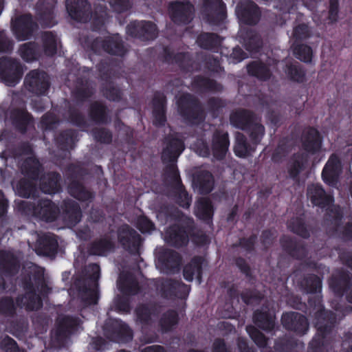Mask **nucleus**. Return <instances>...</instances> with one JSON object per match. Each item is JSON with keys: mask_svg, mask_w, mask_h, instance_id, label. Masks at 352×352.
Segmentation results:
<instances>
[{"mask_svg": "<svg viewBox=\"0 0 352 352\" xmlns=\"http://www.w3.org/2000/svg\"><path fill=\"white\" fill-rule=\"evenodd\" d=\"M321 302V299L317 296L308 300L310 307L319 308L314 316L317 332L309 344L308 352H324L328 345V338L336 324V314L333 311L325 309Z\"/></svg>", "mask_w": 352, "mask_h": 352, "instance_id": "obj_1", "label": "nucleus"}, {"mask_svg": "<svg viewBox=\"0 0 352 352\" xmlns=\"http://www.w3.org/2000/svg\"><path fill=\"white\" fill-rule=\"evenodd\" d=\"M175 208L165 206L161 209L166 219L178 220L177 223L170 225L165 231V241L170 246L177 249L186 247L190 241V236L195 229L194 219L184 217L179 219L182 213Z\"/></svg>", "mask_w": 352, "mask_h": 352, "instance_id": "obj_2", "label": "nucleus"}, {"mask_svg": "<svg viewBox=\"0 0 352 352\" xmlns=\"http://www.w3.org/2000/svg\"><path fill=\"white\" fill-rule=\"evenodd\" d=\"M85 272L84 276H79L74 280V286L85 305H94L98 304L100 297V266L97 263H91L86 267Z\"/></svg>", "mask_w": 352, "mask_h": 352, "instance_id": "obj_3", "label": "nucleus"}, {"mask_svg": "<svg viewBox=\"0 0 352 352\" xmlns=\"http://www.w3.org/2000/svg\"><path fill=\"white\" fill-rule=\"evenodd\" d=\"M163 182L169 187L166 195L180 207L188 209L191 205L192 197L182 183L177 164H167L163 173Z\"/></svg>", "mask_w": 352, "mask_h": 352, "instance_id": "obj_4", "label": "nucleus"}, {"mask_svg": "<svg viewBox=\"0 0 352 352\" xmlns=\"http://www.w3.org/2000/svg\"><path fill=\"white\" fill-rule=\"evenodd\" d=\"M177 112L184 122L190 126H197L206 118V113L200 100L190 93L181 95L176 101Z\"/></svg>", "mask_w": 352, "mask_h": 352, "instance_id": "obj_5", "label": "nucleus"}, {"mask_svg": "<svg viewBox=\"0 0 352 352\" xmlns=\"http://www.w3.org/2000/svg\"><path fill=\"white\" fill-rule=\"evenodd\" d=\"M21 285L25 293L16 296V303L19 307L25 308L28 311L41 309L43 306V299L36 292L30 274L22 277Z\"/></svg>", "mask_w": 352, "mask_h": 352, "instance_id": "obj_6", "label": "nucleus"}, {"mask_svg": "<svg viewBox=\"0 0 352 352\" xmlns=\"http://www.w3.org/2000/svg\"><path fill=\"white\" fill-rule=\"evenodd\" d=\"M67 167L72 177L68 185L69 193L80 201H91L94 199V193L87 189L84 184L78 179V177L87 174L86 169L76 164H70Z\"/></svg>", "mask_w": 352, "mask_h": 352, "instance_id": "obj_7", "label": "nucleus"}, {"mask_svg": "<svg viewBox=\"0 0 352 352\" xmlns=\"http://www.w3.org/2000/svg\"><path fill=\"white\" fill-rule=\"evenodd\" d=\"M170 21L177 26L190 24L195 15V7L189 0H175L168 6Z\"/></svg>", "mask_w": 352, "mask_h": 352, "instance_id": "obj_8", "label": "nucleus"}, {"mask_svg": "<svg viewBox=\"0 0 352 352\" xmlns=\"http://www.w3.org/2000/svg\"><path fill=\"white\" fill-rule=\"evenodd\" d=\"M23 76V66L17 58L8 56L0 57V79L7 85L13 87Z\"/></svg>", "mask_w": 352, "mask_h": 352, "instance_id": "obj_9", "label": "nucleus"}, {"mask_svg": "<svg viewBox=\"0 0 352 352\" xmlns=\"http://www.w3.org/2000/svg\"><path fill=\"white\" fill-rule=\"evenodd\" d=\"M104 333L111 341L126 343L132 340L133 333L130 327L120 319L109 318L104 324Z\"/></svg>", "mask_w": 352, "mask_h": 352, "instance_id": "obj_10", "label": "nucleus"}, {"mask_svg": "<svg viewBox=\"0 0 352 352\" xmlns=\"http://www.w3.org/2000/svg\"><path fill=\"white\" fill-rule=\"evenodd\" d=\"M201 14L212 26H221L227 17L226 5L223 0H203Z\"/></svg>", "mask_w": 352, "mask_h": 352, "instance_id": "obj_11", "label": "nucleus"}, {"mask_svg": "<svg viewBox=\"0 0 352 352\" xmlns=\"http://www.w3.org/2000/svg\"><path fill=\"white\" fill-rule=\"evenodd\" d=\"M25 89L35 96H46L51 86L48 74L39 69L30 71L25 77Z\"/></svg>", "mask_w": 352, "mask_h": 352, "instance_id": "obj_12", "label": "nucleus"}, {"mask_svg": "<svg viewBox=\"0 0 352 352\" xmlns=\"http://www.w3.org/2000/svg\"><path fill=\"white\" fill-rule=\"evenodd\" d=\"M38 28V25L30 13L21 14L12 21L13 33L20 41L30 39Z\"/></svg>", "mask_w": 352, "mask_h": 352, "instance_id": "obj_13", "label": "nucleus"}, {"mask_svg": "<svg viewBox=\"0 0 352 352\" xmlns=\"http://www.w3.org/2000/svg\"><path fill=\"white\" fill-rule=\"evenodd\" d=\"M117 236L119 243L126 251L131 254H139L142 239L135 230L124 223L118 228Z\"/></svg>", "mask_w": 352, "mask_h": 352, "instance_id": "obj_14", "label": "nucleus"}, {"mask_svg": "<svg viewBox=\"0 0 352 352\" xmlns=\"http://www.w3.org/2000/svg\"><path fill=\"white\" fill-rule=\"evenodd\" d=\"M158 289L161 296L168 300L186 299L190 290V286L182 280L173 278L163 279L158 285Z\"/></svg>", "mask_w": 352, "mask_h": 352, "instance_id": "obj_15", "label": "nucleus"}, {"mask_svg": "<svg viewBox=\"0 0 352 352\" xmlns=\"http://www.w3.org/2000/svg\"><path fill=\"white\" fill-rule=\"evenodd\" d=\"M128 35L142 41L154 40L158 35L157 25L151 21H133L126 28Z\"/></svg>", "mask_w": 352, "mask_h": 352, "instance_id": "obj_16", "label": "nucleus"}, {"mask_svg": "<svg viewBox=\"0 0 352 352\" xmlns=\"http://www.w3.org/2000/svg\"><path fill=\"white\" fill-rule=\"evenodd\" d=\"M236 14L241 23L255 25L261 19V11L252 0H241L236 6Z\"/></svg>", "mask_w": 352, "mask_h": 352, "instance_id": "obj_17", "label": "nucleus"}, {"mask_svg": "<svg viewBox=\"0 0 352 352\" xmlns=\"http://www.w3.org/2000/svg\"><path fill=\"white\" fill-rule=\"evenodd\" d=\"M280 244L283 251L295 260L303 261L308 256L306 243L296 237L283 235L280 239Z\"/></svg>", "mask_w": 352, "mask_h": 352, "instance_id": "obj_18", "label": "nucleus"}, {"mask_svg": "<svg viewBox=\"0 0 352 352\" xmlns=\"http://www.w3.org/2000/svg\"><path fill=\"white\" fill-rule=\"evenodd\" d=\"M283 327L298 336H303L309 330V324L306 316L294 311L283 313L281 317Z\"/></svg>", "mask_w": 352, "mask_h": 352, "instance_id": "obj_19", "label": "nucleus"}, {"mask_svg": "<svg viewBox=\"0 0 352 352\" xmlns=\"http://www.w3.org/2000/svg\"><path fill=\"white\" fill-rule=\"evenodd\" d=\"M65 7L73 20L87 23L91 18V6L88 0H66Z\"/></svg>", "mask_w": 352, "mask_h": 352, "instance_id": "obj_20", "label": "nucleus"}, {"mask_svg": "<svg viewBox=\"0 0 352 352\" xmlns=\"http://www.w3.org/2000/svg\"><path fill=\"white\" fill-rule=\"evenodd\" d=\"M165 144L166 146L162 153L163 163L176 164L178 157L185 148L184 140L174 135H170L165 138Z\"/></svg>", "mask_w": 352, "mask_h": 352, "instance_id": "obj_21", "label": "nucleus"}, {"mask_svg": "<svg viewBox=\"0 0 352 352\" xmlns=\"http://www.w3.org/2000/svg\"><path fill=\"white\" fill-rule=\"evenodd\" d=\"M323 137L314 126H309L302 131L301 135L302 148L311 155H315L321 151Z\"/></svg>", "mask_w": 352, "mask_h": 352, "instance_id": "obj_22", "label": "nucleus"}, {"mask_svg": "<svg viewBox=\"0 0 352 352\" xmlns=\"http://www.w3.org/2000/svg\"><path fill=\"white\" fill-rule=\"evenodd\" d=\"M56 4V0H38L37 2V19L43 28H51L57 23L54 13Z\"/></svg>", "mask_w": 352, "mask_h": 352, "instance_id": "obj_23", "label": "nucleus"}, {"mask_svg": "<svg viewBox=\"0 0 352 352\" xmlns=\"http://www.w3.org/2000/svg\"><path fill=\"white\" fill-rule=\"evenodd\" d=\"M307 195L314 206L321 209L331 206L335 201L333 195L327 193L320 184L308 185Z\"/></svg>", "mask_w": 352, "mask_h": 352, "instance_id": "obj_24", "label": "nucleus"}, {"mask_svg": "<svg viewBox=\"0 0 352 352\" xmlns=\"http://www.w3.org/2000/svg\"><path fill=\"white\" fill-rule=\"evenodd\" d=\"M157 262L165 273L175 274L180 269L182 256L175 250L163 249L158 253Z\"/></svg>", "mask_w": 352, "mask_h": 352, "instance_id": "obj_25", "label": "nucleus"}, {"mask_svg": "<svg viewBox=\"0 0 352 352\" xmlns=\"http://www.w3.org/2000/svg\"><path fill=\"white\" fill-rule=\"evenodd\" d=\"M81 323L78 317L65 316L59 322L54 333V339L57 342H63L70 335L77 331Z\"/></svg>", "mask_w": 352, "mask_h": 352, "instance_id": "obj_26", "label": "nucleus"}, {"mask_svg": "<svg viewBox=\"0 0 352 352\" xmlns=\"http://www.w3.org/2000/svg\"><path fill=\"white\" fill-rule=\"evenodd\" d=\"M153 103V124L156 127L164 126L166 119V96L163 92L155 91L152 100Z\"/></svg>", "mask_w": 352, "mask_h": 352, "instance_id": "obj_27", "label": "nucleus"}, {"mask_svg": "<svg viewBox=\"0 0 352 352\" xmlns=\"http://www.w3.org/2000/svg\"><path fill=\"white\" fill-rule=\"evenodd\" d=\"M342 162L338 155L333 153L329 157L322 171V178L329 186L337 184L341 171Z\"/></svg>", "mask_w": 352, "mask_h": 352, "instance_id": "obj_28", "label": "nucleus"}, {"mask_svg": "<svg viewBox=\"0 0 352 352\" xmlns=\"http://www.w3.org/2000/svg\"><path fill=\"white\" fill-rule=\"evenodd\" d=\"M20 261L12 252L0 250V274L5 277L16 276L20 270Z\"/></svg>", "mask_w": 352, "mask_h": 352, "instance_id": "obj_29", "label": "nucleus"}, {"mask_svg": "<svg viewBox=\"0 0 352 352\" xmlns=\"http://www.w3.org/2000/svg\"><path fill=\"white\" fill-rule=\"evenodd\" d=\"M60 213L58 206L49 199H38L36 203V218L51 223L56 220Z\"/></svg>", "mask_w": 352, "mask_h": 352, "instance_id": "obj_30", "label": "nucleus"}, {"mask_svg": "<svg viewBox=\"0 0 352 352\" xmlns=\"http://www.w3.org/2000/svg\"><path fill=\"white\" fill-rule=\"evenodd\" d=\"M230 146L229 135L220 129H217L212 134L211 149L213 157L217 160L225 158Z\"/></svg>", "mask_w": 352, "mask_h": 352, "instance_id": "obj_31", "label": "nucleus"}, {"mask_svg": "<svg viewBox=\"0 0 352 352\" xmlns=\"http://www.w3.org/2000/svg\"><path fill=\"white\" fill-rule=\"evenodd\" d=\"M10 118L16 131L23 135L28 132L30 126L34 125V117L25 109H13L10 114Z\"/></svg>", "mask_w": 352, "mask_h": 352, "instance_id": "obj_32", "label": "nucleus"}, {"mask_svg": "<svg viewBox=\"0 0 352 352\" xmlns=\"http://www.w3.org/2000/svg\"><path fill=\"white\" fill-rule=\"evenodd\" d=\"M256 120V114L245 109H238L230 116V124L234 127L244 131L248 130Z\"/></svg>", "mask_w": 352, "mask_h": 352, "instance_id": "obj_33", "label": "nucleus"}, {"mask_svg": "<svg viewBox=\"0 0 352 352\" xmlns=\"http://www.w3.org/2000/svg\"><path fill=\"white\" fill-rule=\"evenodd\" d=\"M87 113L90 120L97 124H107L111 120L108 107L101 101L92 102Z\"/></svg>", "mask_w": 352, "mask_h": 352, "instance_id": "obj_34", "label": "nucleus"}, {"mask_svg": "<svg viewBox=\"0 0 352 352\" xmlns=\"http://www.w3.org/2000/svg\"><path fill=\"white\" fill-rule=\"evenodd\" d=\"M193 185L199 194L208 195L214 187V177L209 170H200L194 175Z\"/></svg>", "mask_w": 352, "mask_h": 352, "instance_id": "obj_35", "label": "nucleus"}, {"mask_svg": "<svg viewBox=\"0 0 352 352\" xmlns=\"http://www.w3.org/2000/svg\"><path fill=\"white\" fill-rule=\"evenodd\" d=\"M58 247V243L55 235L45 234L37 240L36 252L38 255L55 256Z\"/></svg>", "mask_w": 352, "mask_h": 352, "instance_id": "obj_36", "label": "nucleus"}, {"mask_svg": "<svg viewBox=\"0 0 352 352\" xmlns=\"http://www.w3.org/2000/svg\"><path fill=\"white\" fill-rule=\"evenodd\" d=\"M99 45L105 52L111 55L122 57L126 52L123 41L120 39L112 37L101 41L96 39L91 44V49L95 51V48Z\"/></svg>", "mask_w": 352, "mask_h": 352, "instance_id": "obj_37", "label": "nucleus"}, {"mask_svg": "<svg viewBox=\"0 0 352 352\" xmlns=\"http://www.w3.org/2000/svg\"><path fill=\"white\" fill-rule=\"evenodd\" d=\"M21 171L25 177L36 181L43 171V165L35 155L28 156L23 160Z\"/></svg>", "mask_w": 352, "mask_h": 352, "instance_id": "obj_38", "label": "nucleus"}, {"mask_svg": "<svg viewBox=\"0 0 352 352\" xmlns=\"http://www.w3.org/2000/svg\"><path fill=\"white\" fill-rule=\"evenodd\" d=\"M78 132L72 129L63 130L54 138L55 144L62 151H70L76 146Z\"/></svg>", "mask_w": 352, "mask_h": 352, "instance_id": "obj_39", "label": "nucleus"}, {"mask_svg": "<svg viewBox=\"0 0 352 352\" xmlns=\"http://www.w3.org/2000/svg\"><path fill=\"white\" fill-rule=\"evenodd\" d=\"M61 208L63 218L67 223L74 226L80 221L82 212L79 204L76 201L72 199L64 200Z\"/></svg>", "mask_w": 352, "mask_h": 352, "instance_id": "obj_40", "label": "nucleus"}, {"mask_svg": "<svg viewBox=\"0 0 352 352\" xmlns=\"http://www.w3.org/2000/svg\"><path fill=\"white\" fill-rule=\"evenodd\" d=\"M204 258L201 256L192 257L190 261L183 269V276L188 282L192 281L196 274L197 280L200 284L202 281L203 264Z\"/></svg>", "mask_w": 352, "mask_h": 352, "instance_id": "obj_41", "label": "nucleus"}, {"mask_svg": "<svg viewBox=\"0 0 352 352\" xmlns=\"http://www.w3.org/2000/svg\"><path fill=\"white\" fill-rule=\"evenodd\" d=\"M116 243L109 235H104L92 241L89 245L90 254L95 256H106L115 250Z\"/></svg>", "mask_w": 352, "mask_h": 352, "instance_id": "obj_42", "label": "nucleus"}, {"mask_svg": "<svg viewBox=\"0 0 352 352\" xmlns=\"http://www.w3.org/2000/svg\"><path fill=\"white\" fill-rule=\"evenodd\" d=\"M192 86L195 89L202 93H218L221 92L223 89V85L216 80L205 77L202 75H197L193 78Z\"/></svg>", "mask_w": 352, "mask_h": 352, "instance_id": "obj_43", "label": "nucleus"}, {"mask_svg": "<svg viewBox=\"0 0 352 352\" xmlns=\"http://www.w3.org/2000/svg\"><path fill=\"white\" fill-rule=\"evenodd\" d=\"M223 38L214 32H201L197 38V43L203 50L217 52L220 49Z\"/></svg>", "mask_w": 352, "mask_h": 352, "instance_id": "obj_44", "label": "nucleus"}, {"mask_svg": "<svg viewBox=\"0 0 352 352\" xmlns=\"http://www.w3.org/2000/svg\"><path fill=\"white\" fill-rule=\"evenodd\" d=\"M18 54L26 63L38 60L42 56V50L36 41H29L19 45Z\"/></svg>", "mask_w": 352, "mask_h": 352, "instance_id": "obj_45", "label": "nucleus"}, {"mask_svg": "<svg viewBox=\"0 0 352 352\" xmlns=\"http://www.w3.org/2000/svg\"><path fill=\"white\" fill-rule=\"evenodd\" d=\"M120 61L116 58L102 59L96 65L101 80L109 82L112 78L116 77V73L120 67Z\"/></svg>", "mask_w": 352, "mask_h": 352, "instance_id": "obj_46", "label": "nucleus"}, {"mask_svg": "<svg viewBox=\"0 0 352 352\" xmlns=\"http://www.w3.org/2000/svg\"><path fill=\"white\" fill-rule=\"evenodd\" d=\"M42 43V54L48 57H53L57 53L58 38L57 34L54 31H43L41 34Z\"/></svg>", "mask_w": 352, "mask_h": 352, "instance_id": "obj_47", "label": "nucleus"}, {"mask_svg": "<svg viewBox=\"0 0 352 352\" xmlns=\"http://www.w3.org/2000/svg\"><path fill=\"white\" fill-rule=\"evenodd\" d=\"M324 214V222L329 226L332 227L334 232L338 230L342 223L344 213L342 209L339 205H335L334 203L331 206H327Z\"/></svg>", "mask_w": 352, "mask_h": 352, "instance_id": "obj_48", "label": "nucleus"}, {"mask_svg": "<svg viewBox=\"0 0 352 352\" xmlns=\"http://www.w3.org/2000/svg\"><path fill=\"white\" fill-rule=\"evenodd\" d=\"M252 318L255 325L265 331H271L274 329L275 315L267 310H255Z\"/></svg>", "mask_w": 352, "mask_h": 352, "instance_id": "obj_49", "label": "nucleus"}, {"mask_svg": "<svg viewBox=\"0 0 352 352\" xmlns=\"http://www.w3.org/2000/svg\"><path fill=\"white\" fill-rule=\"evenodd\" d=\"M245 50L252 53H258L263 47V40L260 34L254 30H247L241 33Z\"/></svg>", "mask_w": 352, "mask_h": 352, "instance_id": "obj_50", "label": "nucleus"}, {"mask_svg": "<svg viewBox=\"0 0 352 352\" xmlns=\"http://www.w3.org/2000/svg\"><path fill=\"white\" fill-rule=\"evenodd\" d=\"M135 315L137 320L142 326H148L152 322L151 316H157L160 313V307L156 305L142 304L135 309Z\"/></svg>", "mask_w": 352, "mask_h": 352, "instance_id": "obj_51", "label": "nucleus"}, {"mask_svg": "<svg viewBox=\"0 0 352 352\" xmlns=\"http://www.w3.org/2000/svg\"><path fill=\"white\" fill-rule=\"evenodd\" d=\"M248 74L261 81H267L272 76L269 65L261 60H252L246 66Z\"/></svg>", "mask_w": 352, "mask_h": 352, "instance_id": "obj_52", "label": "nucleus"}, {"mask_svg": "<svg viewBox=\"0 0 352 352\" xmlns=\"http://www.w3.org/2000/svg\"><path fill=\"white\" fill-rule=\"evenodd\" d=\"M351 281V276L349 273L341 272L330 279L329 286L336 295L342 296L348 291Z\"/></svg>", "mask_w": 352, "mask_h": 352, "instance_id": "obj_53", "label": "nucleus"}, {"mask_svg": "<svg viewBox=\"0 0 352 352\" xmlns=\"http://www.w3.org/2000/svg\"><path fill=\"white\" fill-rule=\"evenodd\" d=\"M196 217L209 223L212 221L214 215V206L208 198H201L198 200L195 209Z\"/></svg>", "mask_w": 352, "mask_h": 352, "instance_id": "obj_54", "label": "nucleus"}, {"mask_svg": "<svg viewBox=\"0 0 352 352\" xmlns=\"http://www.w3.org/2000/svg\"><path fill=\"white\" fill-rule=\"evenodd\" d=\"M306 160L301 153H294L287 164V173L290 179L294 182L299 180V175L304 170Z\"/></svg>", "mask_w": 352, "mask_h": 352, "instance_id": "obj_55", "label": "nucleus"}, {"mask_svg": "<svg viewBox=\"0 0 352 352\" xmlns=\"http://www.w3.org/2000/svg\"><path fill=\"white\" fill-rule=\"evenodd\" d=\"M61 176L57 172H50L41 183V190L46 194H55L61 190Z\"/></svg>", "mask_w": 352, "mask_h": 352, "instance_id": "obj_56", "label": "nucleus"}, {"mask_svg": "<svg viewBox=\"0 0 352 352\" xmlns=\"http://www.w3.org/2000/svg\"><path fill=\"white\" fill-rule=\"evenodd\" d=\"M256 147L252 143L248 142L245 135L238 132L236 134V142L234 152L237 157H246L252 155L256 150Z\"/></svg>", "mask_w": 352, "mask_h": 352, "instance_id": "obj_57", "label": "nucleus"}, {"mask_svg": "<svg viewBox=\"0 0 352 352\" xmlns=\"http://www.w3.org/2000/svg\"><path fill=\"white\" fill-rule=\"evenodd\" d=\"M118 285L120 292L126 296H135L140 290L138 282L129 275L122 276Z\"/></svg>", "mask_w": 352, "mask_h": 352, "instance_id": "obj_58", "label": "nucleus"}, {"mask_svg": "<svg viewBox=\"0 0 352 352\" xmlns=\"http://www.w3.org/2000/svg\"><path fill=\"white\" fill-rule=\"evenodd\" d=\"M285 74L289 80L292 82L304 83L307 81V71L305 68L298 63L287 65Z\"/></svg>", "mask_w": 352, "mask_h": 352, "instance_id": "obj_59", "label": "nucleus"}, {"mask_svg": "<svg viewBox=\"0 0 352 352\" xmlns=\"http://www.w3.org/2000/svg\"><path fill=\"white\" fill-rule=\"evenodd\" d=\"M78 85L74 90L72 94L78 103L82 104L94 94L92 87L88 85L87 81L84 82L82 79H78Z\"/></svg>", "mask_w": 352, "mask_h": 352, "instance_id": "obj_60", "label": "nucleus"}, {"mask_svg": "<svg viewBox=\"0 0 352 352\" xmlns=\"http://www.w3.org/2000/svg\"><path fill=\"white\" fill-rule=\"evenodd\" d=\"M15 212L26 218H36V203L30 201L16 199L14 201Z\"/></svg>", "mask_w": 352, "mask_h": 352, "instance_id": "obj_61", "label": "nucleus"}, {"mask_svg": "<svg viewBox=\"0 0 352 352\" xmlns=\"http://www.w3.org/2000/svg\"><path fill=\"white\" fill-rule=\"evenodd\" d=\"M287 226L292 232L302 237V239H307L310 236V231L308 229L305 219L302 216L291 219Z\"/></svg>", "mask_w": 352, "mask_h": 352, "instance_id": "obj_62", "label": "nucleus"}, {"mask_svg": "<svg viewBox=\"0 0 352 352\" xmlns=\"http://www.w3.org/2000/svg\"><path fill=\"white\" fill-rule=\"evenodd\" d=\"M302 289L307 294H316L322 289L321 278L314 274L307 275L300 281Z\"/></svg>", "mask_w": 352, "mask_h": 352, "instance_id": "obj_63", "label": "nucleus"}, {"mask_svg": "<svg viewBox=\"0 0 352 352\" xmlns=\"http://www.w3.org/2000/svg\"><path fill=\"white\" fill-rule=\"evenodd\" d=\"M179 322V315L176 310L168 309L160 317L159 325L164 333L170 331Z\"/></svg>", "mask_w": 352, "mask_h": 352, "instance_id": "obj_64", "label": "nucleus"}]
</instances>
